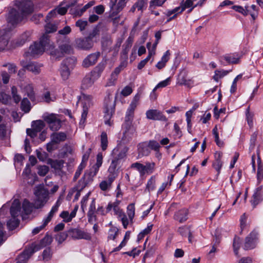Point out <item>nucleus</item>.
<instances>
[{
    "label": "nucleus",
    "instance_id": "f257e3e1",
    "mask_svg": "<svg viewBox=\"0 0 263 263\" xmlns=\"http://www.w3.org/2000/svg\"><path fill=\"white\" fill-rule=\"evenodd\" d=\"M13 6L14 7L9 11L7 21L13 27H15L25 22L27 16L32 13L33 5L29 0H15L13 1Z\"/></svg>",
    "mask_w": 263,
    "mask_h": 263
},
{
    "label": "nucleus",
    "instance_id": "f03ea898",
    "mask_svg": "<svg viewBox=\"0 0 263 263\" xmlns=\"http://www.w3.org/2000/svg\"><path fill=\"white\" fill-rule=\"evenodd\" d=\"M49 37V35L43 34L39 42H35L33 45L30 46V54L35 56L43 54L46 50L51 51L54 48V46Z\"/></svg>",
    "mask_w": 263,
    "mask_h": 263
},
{
    "label": "nucleus",
    "instance_id": "7ed1b4c3",
    "mask_svg": "<svg viewBox=\"0 0 263 263\" xmlns=\"http://www.w3.org/2000/svg\"><path fill=\"white\" fill-rule=\"evenodd\" d=\"M35 199L33 203V206L36 209H39L44 205L48 199L49 192L48 190L40 185L35 187L34 191Z\"/></svg>",
    "mask_w": 263,
    "mask_h": 263
},
{
    "label": "nucleus",
    "instance_id": "20e7f679",
    "mask_svg": "<svg viewBox=\"0 0 263 263\" xmlns=\"http://www.w3.org/2000/svg\"><path fill=\"white\" fill-rule=\"evenodd\" d=\"M123 136L120 143L126 144L129 143L137 135L136 129L130 121L125 122L123 125Z\"/></svg>",
    "mask_w": 263,
    "mask_h": 263
},
{
    "label": "nucleus",
    "instance_id": "39448f33",
    "mask_svg": "<svg viewBox=\"0 0 263 263\" xmlns=\"http://www.w3.org/2000/svg\"><path fill=\"white\" fill-rule=\"evenodd\" d=\"M110 97V95H108V97L105 99V114L104 118L105 123L111 126L112 124V122L110 121V119L115 112V101H113Z\"/></svg>",
    "mask_w": 263,
    "mask_h": 263
},
{
    "label": "nucleus",
    "instance_id": "423d86ee",
    "mask_svg": "<svg viewBox=\"0 0 263 263\" xmlns=\"http://www.w3.org/2000/svg\"><path fill=\"white\" fill-rule=\"evenodd\" d=\"M43 119L48 124L49 128L53 131H57L61 127V120L57 114H45Z\"/></svg>",
    "mask_w": 263,
    "mask_h": 263
},
{
    "label": "nucleus",
    "instance_id": "0eeeda50",
    "mask_svg": "<svg viewBox=\"0 0 263 263\" xmlns=\"http://www.w3.org/2000/svg\"><path fill=\"white\" fill-rule=\"evenodd\" d=\"M128 149V147L125 144L121 143H119L112 151V159L120 163V160L126 157Z\"/></svg>",
    "mask_w": 263,
    "mask_h": 263
},
{
    "label": "nucleus",
    "instance_id": "6e6552de",
    "mask_svg": "<svg viewBox=\"0 0 263 263\" xmlns=\"http://www.w3.org/2000/svg\"><path fill=\"white\" fill-rule=\"evenodd\" d=\"M73 49L69 43L66 42L59 46V49H54L50 51V54L54 55L56 59L61 58L64 56V54H70L72 53Z\"/></svg>",
    "mask_w": 263,
    "mask_h": 263
},
{
    "label": "nucleus",
    "instance_id": "1a4fd4ad",
    "mask_svg": "<svg viewBox=\"0 0 263 263\" xmlns=\"http://www.w3.org/2000/svg\"><path fill=\"white\" fill-rule=\"evenodd\" d=\"M76 60L73 58H67L63 61L60 69L61 75L63 80H67L70 75V68H72Z\"/></svg>",
    "mask_w": 263,
    "mask_h": 263
},
{
    "label": "nucleus",
    "instance_id": "9d476101",
    "mask_svg": "<svg viewBox=\"0 0 263 263\" xmlns=\"http://www.w3.org/2000/svg\"><path fill=\"white\" fill-rule=\"evenodd\" d=\"M258 239V233L256 230L252 231L245 239L243 248L246 250L256 247Z\"/></svg>",
    "mask_w": 263,
    "mask_h": 263
},
{
    "label": "nucleus",
    "instance_id": "9b49d317",
    "mask_svg": "<svg viewBox=\"0 0 263 263\" xmlns=\"http://www.w3.org/2000/svg\"><path fill=\"white\" fill-rule=\"evenodd\" d=\"M103 161L102 155L98 154L97 156V162L88 171L85 172L84 174L86 175V177L88 178V181H92L93 178L95 176L100 167L102 165Z\"/></svg>",
    "mask_w": 263,
    "mask_h": 263
},
{
    "label": "nucleus",
    "instance_id": "f8f14e48",
    "mask_svg": "<svg viewBox=\"0 0 263 263\" xmlns=\"http://www.w3.org/2000/svg\"><path fill=\"white\" fill-rule=\"evenodd\" d=\"M68 233L69 236L74 239L90 240V234L78 228L71 229L68 230Z\"/></svg>",
    "mask_w": 263,
    "mask_h": 263
},
{
    "label": "nucleus",
    "instance_id": "ddd939ff",
    "mask_svg": "<svg viewBox=\"0 0 263 263\" xmlns=\"http://www.w3.org/2000/svg\"><path fill=\"white\" fill-rule=\"evenodd\" d=\"M140 99V96L139 94H137L133 98V100H132L130 104L129 105V106L126 112V115L125 119V122H128L130 121L131 122H132L134 111L136 108L137 107V105H138Z\"/></svg>",
    "mask_w": 263,
    "mask_h": 263
},
{
    "label": "nucleus",
    "instance_id": "4468645a",
    "mask_svg": "<svg viewBox=\"0 0 263 263\" xmlns=\"http://www.w3.org/2000/svg\"><path fill=\"white\" fill-rule=\"evenodd\" d=\"M39 251V249H34L30 245L26 247L23 252L20 254L17 258L16 263H26L30 256L35 252Z\"/></svg>",
    "mask_w": 263,
    "mask_h": 263
},
{
    "label": "nucleus",
    "instance_id": "2eb2a0df",
    "mask_svg": "<svg viewBox=\"0 0 263 263\" xmlns=\"http://www.w3.org/2000/svg\"><path fill=\"white\" fill-rule=\"evenodd\" d=\"M93 36H88L84 39H78L76 41V47L79 49L88 50L93 46L92 39Z\"/></svg>",
    "mask_w": 263,
    "mask_h": 263
},
{
    "label": "nucleus",
    "instance_id": "dca6fc26",
    "mask_svg": "<svg viewBox=\"0 0 263 263\" xmlns=\"http://www.w3.org/2000/svg\"><path fill=\"white\" fill-rule=\"evenodd\" d=\"M187 75V72L185 70H182L178 74L177 83L180 85H185L188 87H191L194 82L188 78Z\"/></svg>",
    "mask_w": 263,
    "mask_h": 263
},
{
    "label": "nucleus",
    "instance_id": "f3484780",
    "mask_svg": "<svg viewBox=\"0 0 263 263\" xmlns=\"http://www.w3.org/2000/svg\"><path fill=\"white\" fill-rule=\"evenodd\" d=\"M146 116L148 119L166 121L167 118L162 112L157 109H149L146 112Z\"/></svg>",
    "mask_w": 263,
    "mask_h": 263
},
{
    "label": "nucleus",
    "instance_id": "a211bd4d",
    "mask_svg": "<svg viewBox=\"0 0 263 263\" xmlns=\"http://www.w3.org/2000/svg\"><path fill=\"white\" fill-rule=\"evenodd\" d=\"M100 56V53L99 52L89 54L84 59L82 63L83 67L87 68L95 65L97 63Z\"/></svg>",
    "mask_w": 263,
    "mask_h": 263
},
{
    "label": "nucleus",
    "instance_id": "6ab92c4d",
    "mask_svg": "<svg viewBox=\"0 0 263 263\" xmlns=\"http://www.w3.org/2000/svg\"><path fill=\"white\" fill-rule=\"evenodd\" d=\"M12 218H16L22 216L23 211L21 210V203L18 199H15L12 203L10 210Z\"/></svg>",
    "mask_w": 263,
    "mask_h": 263
},
{
    "label": "nucleus",
    "instance_id": "aec40b11",
    "mask_svg": "<svg viewBox=\"0 0 263 263\" xmlns=\"http://www.w3.org/2000/svg\"><path fill=\"white\" fill-rule=\"evenodd\" d=\"M9 34L5 29L0 30V52L5 50L9 41Z\"/></svg>",
    "mask_w": 263,
    "mask_h": 263
},
{
    "label": "nucleus",
    "instance_id": "412c9836",
    "mask_svg": "<svg viewBox=\"0 0 263 263\" xmlns=\"http://www.w3.org/2000/svg\"><path fill=\"white\" fill-rule=\"evenodd\" d=\"M52 241V238L51 236L46 235L39 243H32L31 246L34 249H39V250L42 248L49 245Z\"/></svg>",
    "mask_w": 263,
    "mask_h": 263
},
{
    "label": "nucleus",
    "instance_id": "4be33fe9",
    "mask_svg": "<svg viewBox=\"0 0 263 263\" xmlns=\"http://www.w3.org/2000/svg\"><path fill=\"white\" fill-rule=\"evenodd\" d=\"M222 58L229 64H236L240 62L241 56L238 53L227 54Z\"/></svg>",
    "mask_w": 263,
    "mask_h": 263
},
{
    "label": "nucleus",
    "instance_id": "5701e85b",
    "mask_svg": "<svg viewBox=\"0 0 263 263\" xmlns=\"http://www.w3.org/2000/svg\"><path fill=\"white\" fill-rule=\"evenodd\" d=\"M96 204L95 200H93L89 206L87 213L88 221L89 223L92 224L97 220V216L95 214Z\"/></svg>",
    "mask_w": 263,
    "mask_h": 263
},
{
    "label": "nucleus",
    "instance_id": "b1692460",
    "mask_svg": "<svg viewBox=\"0 0 263 263\" xmlns=\"http://www.w3.org/2000/svg\"><path fill=\"white\" fill-rule=\"evenodd\" d=\"M120 202L121 201L119 200H116L114 202H109L106 207V212H110L112 209L115 215H118L121 214L123 211L119 206Z\"/></svg>",
    "mask_w": 263,
    "mask_h": 263
},
{
    "label": "nucleus",
    "instance_id": "393cba45",
    "mask_svg": "<svg viewBox=\"0 0 263 263\" xmlns=\"http://www.w3.org/2000/svg\"><path fill=\"white\" fill-rule=\"evenodd\" d=\"M188 212L187 209H183L177 212L174 215V219L182 223L187 219Z\"/></svg>",
    "mask_w": 263,
    "mask_h": 263
},
{
    "label": "nucleus",
    "instance_id": "a878e982",
    "mask_svg": "<svg viewBox=\"0 0 263 263\" xmlns=\"http://www.w3.org/2000/svg\"><path fill=\"white\" fill-rule=\"evenodd\" d=\"M32 31H26L23 32L18 37L16 44L18 46L23 45L26 42L29 41L32 35Z\"/></svg>",
    "mask_w": 263,
    "mask_h": 263
},
{
    "label": "nucleus",
    "instance_id": "bb28decb",
    "mask_svg": "<svg viewBox=\"0 0 263 263\" xmlns=\"http://www.w3.org/2000/svg\"><path fill=\"white\" fill-rule=\"evenodd\" d=\"M170 55L171 53L170 50H167L161 58V61L158 62L156 65V67L159 70L163 68L165 66L166 63L169 60Z\"/></svg>",
    "mask_w": 263,
    "mask_h": 263
},
{
    "label": "nucleus",
    "instance_id": "cd10ccee",
    "mask_svg": "<svg viewBox=\"0 0 263 263\" xmlns=\"http://www.w3.org/2000/svg\"><path fill=\"white\" fill-rule=\"evenodd\" d=\"M51 139L52 142L58 144L66 140V135L62 132L53 133L51 136Z\"/></svg>",
    "mask_w": 263,
    "mask_h": 263
},
{
    "label": "nucleus",
    "instance_id": "c85d7f7f",
    "mask_svg": "<svg viewBox=\"0 0 263 263\" xmlns=\"http://www.w3.org/2000/svg\"><path fill=\"white\" fill-rule=\"evenodd\" d=\"M262 200L261 189L260 187H258L256 189L255 192L253 195V199L251 200V203L253 207L255 208Z\"/></svg>",
    "mask_w": 263,
    "mask_h": 263
},
{
    "label": "nucleus",
    "instance_id": "c756f323",
    "mask_svg": "<svg viewBox=\"0 0 263 263\" xmlns=\"http://www.w3.org/2000/svg\"><path fill=\"white\" fill-rule=\"evenodd\" d=\"M105 68V65L103 63H99L91 72V74L93 76L94 79L97 80L100 78L102 72Z\"/></svg>",
    "mask_w": 263,
    "mask_h": 263
},
{
    "label": "nucleus",
    "instance_id": "7c9ffc66",
    "mask_svg": "<svg viewBox=\"0 0 263 263\" xmlns=\"http://www.w3.org/2000/svg\"><path fill=\"white\" fill-rule=\"evenodd\" d=\"M91 182V181H88V178L86 177V175L84 174L83 177L79 181L78 184L74 189L76 190L82 191Z\"/></svg>",
    "mask_w": 263,
    "mask_h": 263
},
{
    "label": "nucleus",
    "instance_id": "2f4dec72",
    "mask_svg": "<svg viewBox=\"0 0 263 263\" xmlns=\"http://www.w3.org/2000/svg\"><path fill=\"white\" fill-rule=\"evenodd\" d=\"M215 160L213 163V166L219 174L222 166V162L221 161V154L217 153L215 154Z\"/></svg>",
    "mask_w": 263,
    "mask_h": 263
},
{
    "label": "nucleus",
    "instance_id": "473e14b6",
    "mask_svg": "<svg viewBox=\"0 0 263 263\" xmlns=\"http://www.w3.org/2000/svg\"><path fill=\"white\" fill-rule=\"evenodd\" d=\"M139 157L147 156L149 154L147 144L145 143H140L138 146Z\"/></svg>",
    "mask_w": 263,
    "mask_h": 263
},
{
    "label": "nucleus",
    "instance_id": "72a5a7b5",
    "mask_svg": "<svg viewBox=\"0 0 263 263\" xmlns=\"http://www.w3.org/2000/svg\"><path fill=\"white\" fill-rule=\"evenodd\" d=\"M96 80L97 79H94L93 76L90 73L83 79V86L86 88H88L91 86Z\"/></svg>",
    "mask_w": 263,
    "mask_h": 263
},
{
    "label": "nucleus",
    "instance_id": "f704fd0d",
    "mask_svg": "<svg viewBox=\"0 0 263 263\" xmlns=\"http://www.w3.org/2000/svg\"><path fill=\"white\" fill-rule=\"evenodd\" d=\"M178 232L183 237L188 236L189 242H192V235L189 228L186 226L180 227L178 229Z\"/></svg>",
    "mask_w": 263,
    "mask_h": 263
},
{
    "label": "nucleus",
    "instance_id": "c9c22d12",
    "mask_svg": "<svg viewBox=\"0 0 263 263\" xmlns=\"http://www.w3.org/2000/svg\"><path fill=\"white\" fill-rule=\"evenodd\" d=\"M60 205L59 201H57L55 205L52 206L47 217L44 219L47 222L49 223L51 220L54 215L58 212Z\"/></svg>",
    "mask_w": 263,
    "mask_h": 263
},
{
    "label": "nucleus",
    "instance_id": "e433bc0d",
    "mask_svg": "<svg viewBox=\"0 0 263 263\" xmlns=\"http://www.w3.org/2000/svg\"><path fill=\"white\" fill-rule=\"evenodd\" d=\"M25 68L28 71H31L34 74H38L41 71L40 66L37 63L33 62L29 63L25 66Z\"/></svg>",
    "mask_w": 263,
    "mask_h": 263
},
{
    "label": "nucleus",
    "instance_id": "4c0bfd02",
    "mask_svg": "<svg viewBox=\"0 0 263 263\" xmlns=\"http://www.w3.org/2000/svg\"><path fill=\"white\" fill-rule=\"evenodd\" d=\"M48 163L51 165L52 168L57 170H61L63 167L64 161L62 160L49 159Z\"/></svg>",
    "mask_w": 263,
    "mask_h": 263
},
{
    "label": "nucleus",
    "instance_id": "58836bf2",
    "mask_svg": "<svg viewBox=\"0 0 263 263\" xmlns=\"http://www.w3.org/2000/svg\"><path fill=\"white\" fill-rule=\"evenodd\" d=\"M69 7H67V5L66 6V7H58L55 9L51 11L48 14L47 17L54 16V15H55L57 13L61 15H64L66 13L67 11V9Z\"/></svg>",
    "mask_w": 263,
    "mask_h": 263
},
{
    "label": "nucleus",
    "instance_id": "ea45409f",
    "mask_svg": "<svg viewBox=\"0 0 263 263\" xmlns=\"http://www.w3.org/2000/svg\"><path fill=\"white\" fill-rule=\"evenodd\" d=\"M23 89L31 100L34 101L35 100L33 88L31 84H27Z\"/></svg>",
    "mask_w": 263,
    "mask_h": 263
},
{
    "label": "nucleus",
    "instance_id": "a19ab883",
    "mask_svg": "<svg viewBox=\"0 0 263 263\" xmlns=\"http://www.w3.org/2000/svg\"><path fill=\"white\" fill-rule=\"evenodd\" d=\"M31 108L30 101L27 98H24L21 102V108L26 113L29 112Z\"/></svg>",
    "mask_w": 263,
    "mask_h": 263
},
{
    "label": "nucleus",
    "instance_id": "79ce46f5",
    "mask_svg": "<svg viewBox=\"0 0 263 263\" xmlns=\"http://www.w3.org/2000/svg\"><path fill=\"white\" fill-rule=\"evenodd\" d=\"M32 204L27 200H24L22 204L23 213L26 215L29 214L32 209Z\"/></svg>",
    "mask_w": 263,
    "mask_h": 263
},
{
    "label": "nucleus",
    "instance_id": "37998d69",
    "mask_svg": "<svg viewBox=\"0 0 263 263\" xmlns=\"http://www.w3.org/2000/svg\"><path fill=\"white\" fill-rule=\"evenodd\" d=\"M45 124L42 120H36L32 122V128L34 129L37 133L40 132L44 127Z\"/></svg>",
    "mask_w": 263,
    "mask_h": 263
},
{
    "label": "nucleus",
    "instance_id": "c03bdc74",
    "mask_svg": "<svg viewBox=\"0 0 263 263\" xmlns=\"http://www.w3.org/2000/svg\"><path fill=\"white\" fill-rule=\"evenodd\" d=\"M20 220L18 218H12L7 222V227L9 230H13L18 226Z\"/></svg>",
    "mask_w": 263,
    "mask_h": 263
},
{
    "label": "nucleus",
    "instance_id": "a18cd8bd",
    "mask_svg": "<svg viewBox=\"0 0 263 263\" xmlns=\"http://www.w3.org/2000/svg\"><path fill=\"white\" fill-rule=\"evenodd\" d=\"M241 241L239 237L235 236L233 240V247L234 252L236 256L238 255V250L240 248Z\"/></svg>",
    "mask_w": 263,
    "mask_h": 263
},
{
    "label": "nucleus",
    "instance_id": "49530a36",
    "mask_svg": "<svg viewBox=\"0 0 263 263\" xmlns=\"http://www.w3.org/2000/svg\"><path fill=\"white\" fill-rule=\"evenodd\" d=\"M127 0H115L114 2L111 1L110 4H114L115 7H117V9L122 10L126 6Z\"/></svg>",
    "mask_w": 263,
    "mask_h": 263
},
{
    "label": "nucleus",
    "instance_id": "de8ad7c7",
    "mask_svg": "<svg viewBox=\"0 0 263 263\" xmlns=\"http://www.w3.org/2000/svg\"><path fill=\"white\" fill-rule=\"evenodd\" d=\"M6 232L4 231V224L0 222V246L7 239Z\"/></svg>",
    "mask_w": 263,
    "mask_h": 263
},
{
    "label": "nucleus",
    "instance_id": "09e8293b",
    "mask_svg": "<svg viewBox=\"0 0 263 263\" xmlns=\"http://www.w3.org/2000/svg\"><path fill=\"white\" fill-rule=\"evenodd\" d=\"M101 148L103 151L106 149L108 145L107 136L106 133L103 132L101 135Z\"/></svg>",
    "mask_w": 263,
    "mask_h": 263
},
{
    "label": "nucleus",
    "instance_id": "8fccbe9b",
    "mask_svg": "<svg viewBox=\"0 0 263 263\" xmlns=\"http://www.w3.org/2000/svg\"><path fill=\"white\" fill-rule=\"evenodd\" d=\"M57 26L53 24L48 23L45 26V33L44 34L48 35V33H52L57 31Z\"/></svg>",
    "mask_w": 263,
    "mask_h": 263
},
{
    "label": "nucleus",
    "instance_id": "3c124183",
    "mask_svg": "<svg viewBox=\"0 0 263 263\" xmlns=\"http://www.w3.org/2000/svg\"><path fill=\"white\" fill-rule=\"evenodd\" d=\"M119 164V162L112 159L110 165L108 168V172L109 173V174H115L117 175L118 170L117 169V167Z\"/></svg>",
    "mask_w": 263,
    "mask_h": 263
},
{
    "label": "nucleus",
    "instance_id": "603ef678",
    "mask_svg": "<svg viewBox=\"0 0 263 263\" xmlns=\"http://www.w3.org/2000/svg\"><path fill=\"white\" fill-rule=\"evenodd\" d=\"M119 230L116 227H113L109 229L108 240H115L118 234Z\"/></svg>",
    "mask_w": 263,
    "mask_h": 263
},
{
    "label": "nucleus",
    "instance_id": "864d4df0",
    "mask_svg": "<svg viewBox=\"0 0 263 263\" xmlns=\"http://www.w3.org/2000/svg\"><path fill=\"white\" fill-rule=\"evenodd\" d=\"M248 8V6H246L245 8L240 6H233L232 7L234 10L241 13L243 15H247L248 14L249 12Z\"/></svg>",
    "mask_w": 263,
    "mask_h": 263
},
{
    "label": "nucleus",
    "instance_id": "5fc2aeb1",
    "mask_svg": "<svg viewBox=\"0 0 263 263\" xmlns=\"http://www.w3.org/2000/svg\"><path fill=\"white\" fill-rule=\"evenodd\" d=\"M110 12L109 14V18H112L114 17L120 16L118 15V14L120 12H121V10L117 9V7H115L114 4H110Z\"/></svg>",
    "mask_w": 263,
    "mask_h": 263
},
{
    "label": "nucleus",
    "instance_id": "6e6d98bb",
    "mask_svg": "<svg viewBox=\"0 0 263 263\" xmlns=\"http://www.w3.org/2000/svg\"><path fill=\"white\" fill-rule=\"evenodd\" d=\"M153 55H154V51H150L149 53H148V54L147 56V57L145 59L142 60L138 64V66H137L138 69H142L145 66V65L146 64V63L148 62V61L150 60L151 57Z\"/></svg>",
    "mask_w": 263,
    "mask_h": 263
},
{
    "label": "nucleus",
    "instance_id": "4d7b16f0",
    "mask_svg": "<svg viewBox=\"0 0 263 263\" xmlns=\"http://www.w3.org/2000/svg\"><path fill=\"white\" fill-rule=\"evenodd\" d=\"M11 95L12 98L16 103H18L21 99V97L17 93V90L15 86L11 87Z\"/></svg>",
    "mask_w": 263,
    "mask_h": 263
},
{
    "label": "nucleus",
    "instance_id": "13d9d810",
    "mask_svg": "<svg viewBox=\"0 0 263 263\" xmlns=\"http://www.w3.org/2000/svg\"><path fill=\"white\" fill-rule=\"evenodd\" d=\"M228 73H229V71L227 70H216L215 71V75L213 76V79L216 81H218L219 79L226 76Z\"/></svg>",
    "mask_w": 263,
    "mask_h": 263
},
{
    "label": "nucleus",
    "instance_id": "bf43d9fd",
    "mask_svg": "<svg viewBox=\"0 0 263 263\" xmlns=\"http://www.w3.org/2000/svg\"><path fill=\"white\" fill-rule=\"evenodd\" d=\"M155 166V164L154 162L152 163H146V164L144 165V174H151L153 172L154 170V167Z\"/></svg>",
    "mask_w": 263,
    "mask_h": 263
},
{
    "label": "nucleus",
    "instance_id": "052dcab7",
    "mask_svg": "<svg viewBox=\"0 0 263 263\" xmlns=\"http://www.w3.org/2000/svg\"><path fill=\"white\" fill-rule=\"evenodd\" d=\"M11 100L10 96L5 92L0 93V103L3 104H8L10 103Z\"/></svg>",
    "mask_w": 263,
    "mask_h": 263
},
{
    "label": "nucleus",
    "instance_id": "680f3d73",
    "mask_svg": "<svg viewBox=\"0 0 263 263\" xmlns=\"http://www.w3.org/2000/svg\"><path fill=\"white\" fill-rule=\"evenodd\" d=\"M212 132L214 135L216 144L219 147L222 146L223 145V142L219 140L217 126H215Z\"/></svg>",
    "mask_w": 263,
    "mask_h": 263
},
{
    "label": "nucleus",
    "instance_id": "e2e57ef3",
    "mask_svg": "<svg viewBox=\"0 0 263 263\" xmlns=\"http://www.w3.org/2000/svg\"><path fill=\"white\" fill-rule=\"evenodd\" d=\"M69 235L68 232H64L58 234L55 236V240L58 241L59 243H61L64 240H66L68 235Z\"/></svg>",
    "mask_w": 263,
    "mask_h": 263
},
{
    "label": "nucleus",
    "instance_id": "0e129e2a",
    "mask_svg": "<svg viewBox=\"0 0 263 263\" xmlns=\"http://www.w3.org/2000/svg\"><path fill=\"white\" fill-rule=\"evenodd\" d=\"M171 82V78H168L164 81H162L159 82L156 87L153 89V92H155V91L159 88L165 87L168 85Z\"/></svg>",
    "mask_w": 263,
    "mask_h": 263
},
{
    "label": "nucleus",
    "instance_id": "69168bd1",
    "mask_svg": "<svg viewBox=\"0 0 263 263\" xmlns=\"http://www.w3.org/2000/svg\"><path fill=\"white\" fill-rule=\"evenodd\" d=\"M43 99L45 102L49 103L51 102L54 101L55 100V97L54 96H51L50 92L46 91L43 94Z\"/></svg>",
    "mask_w": 263,
    "mask_h": 263
},
{
    "label": "nucleus",
    "instance_id": "338daca9",
    "mask_svg": "<svg viewBox=\"0 0 263 263\" xmlns=\"http://www.w3.org/2000/svg\"><path fill=\"white\" fill-rule=\"evenodd\" d=\"M135 206L134 204L131 203L129 204L127 208V213L129 217V218L131 221L133 220V218L135 216Z\"/></svg>",
    "mask_w": 263,
    "mask_h": 263
},
{
    "label": "nucleus",
    "instance_id": "774afa93",
    "mask_svg": "<svg viewBox=\"0 0 263 263\" xmlns=\"http://www.w3.org/2000/svg\"><path fill=\"white\" fill-rule=\"evenodd\" d=\"M87 25V21H83L82 20H79L76 23V26L79 28L81 31L84 30Z\"/></svg>",
    "mask_w": 263,
    "mask_h": 263
}]
</instances>
